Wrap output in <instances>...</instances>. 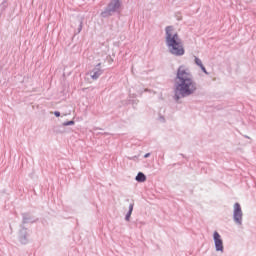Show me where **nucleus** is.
Masks as SVG:
<instances>
[{"label":"nucleus","mask_w":256,"mask_h":256,"mask_svg":"<svg viewBox=\"0 0 256 256\" xmlns=\"http://www.w3.org/2000/svg\"><path fill=\"white\" fill-rule=\"evenodd\" d=\"M149 155H151V154L147 153L144 155V157L147 159V157H149Z\"/></svg>","instance_id":"12"},{"label":"nucleus","mask_w":256,"mask_h":256,"mask_svg":"<svg viewBox=\"0 0 256 256\" xmlns=\"http://www.w3.org/2000/svg\"><path fill=\"white\" fill-rule=\"evenodd\" d=\"M175 87V98L177 101L181 97H188V95H193L197 91V83H195L193 75L185 66L178 68Z\"/></svg>","instance_id":"1"},{"label":"nucleus","mask_w":256,"mask_h":256,"mask_svg":"<svg viewBox=\"0 0 256 256\" xmlns=\"http://www.w3.org/2000/svg\"><path fill=\"white\" fill-rule=\"evenodd\" d=\"M54 115H55L56 117H61V113H60V112H54Z\"/></svg>","instance_id":"11"},{"label":"nucleus","mask_w":256,"mask_h":256,"mask_svg":"<svg viewBox=\"0 0 256 256\" xmlns=\"http://www.w3.org/2000/svg\"><path fill=\"white\" fill-rule=\"evenodd\" d=\"M121 7V0H112L108 5V13H115Z\"/></svg>","instance_id":"5"},{"label":"nucleus","mask_w":256,"mask_h":256,"mask_svg":"<svg viewBox=\"0 0 256 256\" xmlns=\"http://www.w3.org/2000/svg\"><path fill=\"white\" fill-rule=\"evenodd\" d=\"M90 75H91L92 79H99V77L101 75V69L95 68L94 70H92L90 72Z\"/></svg>","instance_id":"6"},{"label":"nucleus","mask_w":256,"mask_h":256,"mask_svg":"<svg viewBox=\"0 0 256 256\" xmlns=\"http://www.w3.org/2000/svg\"><path fill=\"white\" fill-rule=\"evenodd\" d=\"M234 221L238 225H241V221H243V211L241 210V205H239V203L234 204Z\"/></svg>","instance_id":"3"},{"label":"nucleus","mask_w":256,"mask_h":256,"mask_svg":"<svg viewBox=\"0 0 256 256\" xmlns=\"http://www.w3.org/2000/svg\"><path fill=\"white\" fill-rule=\"evenodd\" d=\"M195 63L196 65H198V67L201 68V70L203 71V73H207V69H205V66H203V62L201 61V59L199 58H195Z\"/></svg>","instance_id":"8"},{"label":"nucleus","mask_w":256,"mask_h":256,"mask_svg":"<svg viewBox=\"0 0 256 256\" xmlns=\"http://www.w3.org/2000/svg\"><path fill=\"white\" fill-rule=\"evenodd\" d=\"M214 242L216 251H223V240L221 239V235L218 232H214Z\"/></svg>","instance_id":"4"},{"label":"nucleus","mask_w":256,"mask_h":256,"mask_svg":"<svg viewBox=\"0 0 256 256\" xmlns=\"http://www.w3.org/2000/svg\"><path fill=\"white\" fill-rule=\"evenodd\" d=\"M65 126H68V125H75V122L74 121H68L66 123H64Z\"/></svg>","instance_id":"10"},{"label":"nucleus","mask_w":256,"mask_h":256,"mask_svg":"<svg viewBox=\"0 0 256 256\" xmlns=\"http://www.w3.org/2000/svg\"><path fill=\"white\" fill-rule=\"evenodd\" d=\"M166 44L169 49V52L172 55H176L177 57H181V55H185V48H183V41L179 37V34L173 28V26H167L166 29Z\"/></svg>","instance_id":"2"},{"label":"nucleus","mask_w":256,"mask_h":256,"mask_svg":"<svg viewBox=\"0 0 256 256\" xmlns=\"http://www.w3.org/2000/svg\"><path fill=\"white\" fill-rule=\"evenodd\" d=\"M136 181H138V183H145V181H147V176L142 172H139L136 176Z\"/></svg>","instance_id":"7"},{"label":"nucleus","mask_w":256,"mask_h":256,"mask_svg":"<svg viewBox=\"0 0 256 256\" xmlns=\"http://www.w3.org/2000/svg\"><path fill=\"white\" fill-rule=\"evenodd\" d=\"M131 213H133V204H130L129 206V212L126 215V221H129V218L131 217Z\"/></svg>","instance_id":"9"}]
</instances>
